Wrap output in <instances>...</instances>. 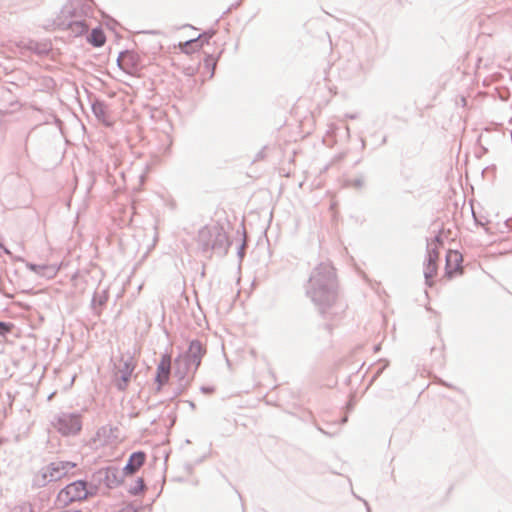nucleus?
<instances>
[{"mask_svg": "<svg viewBox=\"0 0 512 512\" xmlns=\"http://www.w3.org/2000/svg\"><path fill=\"white\" fill-rule=\"evenodd\" d=\"M77 464L70 461H56L41 469L35 476V482L39 486H44L48 482L58 481L68 476L70 471L76 468Z\"/></svg>", "mask_w": 512, "mask_h": 512, "instance_id": "obj_1", "label": "nucleus"}, {"mask_svg": "<svg viewBox=\"0 0 512 512\" xmlns=\"http://www.w3.org/2000/svg\"><path fill=\"white\" fill-rule=\"evenodd\" d=\"M197 241L202 250L207 251L223 245L227 241V233L223 226L211 224L199 231Z\"/></svg>", "mask_w": 512, "mask_h": 512, "instance_id": "obj_2", "label": "nucleus"}, {"mask_svg": "<svg viewBox=\"0 0 512 512\" xmlns=\"http://www.w3.org/2000/svg\"><path fill=\"white\" fill-rule=\"evenodd\" d=\"M136 362L132 357L119 360L115 366L114 383L119 390H126L135 370Z\"/></svg>", "mask_w": 512, "mask_h": 512, "instance_id": "obj_3", "label": "nucleus"}, {"mask_svg": "<svg viewBox=\"0 0 512 512\" xmlns=\"http://www.w3.org/2000/svg\"><path fill=\"white\" fill-rule=\"evenodd\" d=\"M87 496H88V490H87L86 482H84V481H75V482L67 485L58 494L59 500L64 503L81 501V500L86 499Z\"/></svg>", "mask_w": 512, "mask_h": 512, "instance_id": "obj_4", "label": "nucleus"}, {"mask_svg": "<svg viewBox=\"0 0 512 512\" xmlns=\"http://www.w3.org/2000/svg\"><path fill=\"white\" fill-rule=\"evenodd\" d=\"M117 61L120 68L130 75H136L140 70V57L133 51L122 52Z\"/></svg>", "mask_w": 512, "mask_h": 512, "instance_id": "obj_5", "label": "nucleus"}, {"mask_svg": "<svg viewBox=\"0 0 512 512\" xmlns=\"http://www.w3.org/2000/svg\"><path fill=\"white\" fill-rule=\"evenodd\" d=\"M462 254L457 250H449L446 255L445 277L451 279L462 274Z\"/></svg>", "mask_w": 512, "mask_h": 512, "instance_id": "obj_6", "label": "nucleus"}, {"mask_svg": "<svg viewBox=\"0 0 512 512\" xmlns=\"http://www.w3.org/2000/svg\"><path fill=\"white\" fill-rule=\"evenodd\" d=\"M57 429L63 435L76 434L81 430V419L77 415H63L57 421Z\"/></svg>", "mask_w": 512, "mask_h": 512, "instance_id": "obj_7", "label": "nucleus"}, {"mask_svg": "<svg viewBox=\"0 0 512 512\" xmlns=\"http://www.w3.org/2000/svg\"><path fill=\"white\" fill-rule=\"evenodd\" d=\"M171 370V355L164 354L161 356V359L158 363L156 369V383L158 384V389L168 383L170 377Z\"/></svg>", "mask_w": 512, "mask_h": 512, "instance_id": "obj_8", "label": "nucleus"}, {"mask_svg": "<svg viewBox=\"0 0 512 512\" xmlns=\"http://www.w3.org/2000/svg\"><path fill=\"white\" fill-rule=\"evenodd\" d=\"M439 253L436 250L429 251L427 264L425 266L424 274L429 286L434 284L433 279L437 275Z\"/></svg>", "mask_w": 512, "mask_h": 512, "instance_id": "obj_9", "label": "nucleus"}, {"mask_svg": "<svg viewBox=\"0 0 512 512\" xmlns=\"http://www.w3.org/2000/svg\"><path fill=\"white\" fill-rule=\"evenodd\" d=\"M146 454L142 451L131 454L123 472L127 476L135 474L145 463Z\"/></svg>", "mask_w": 512, "mask_h": 512, "instance_id": "obj_10", "label": "nucleus"}, {"mask_svg": "<svg viewBox=\"0 0 512 512\" xmlns=\"http://www.w3.org/2000/svg\"><path fill=\"white\" fill-rule=\"evenodd\" d=\"M203 45H204V40L202 37H199L196 39L188 40L184 43H180L179 48L181 49L182 52H184L186 54H191V53H194V52L200 50L203 47Z\"/></svg>", "mask_w": 512, "mask_h": 512, "instance_id": "obj_11", "label": "nucleus"}, {"mask_svg": "<svg viewBox=\"0 0 512 512\" xmlns=\"http://www.w3.org/2000/svg\"><path fill=\"white\" fill-rule=\"evenodd\" d=\"M322 275L331 278L334 276V268L330 264H320L314 271L311 280L316 282L321 280Z\"/></svg>", "mask_w": 512, "mask_h": 512, "instance_id": "obj_12", "label": "nucleus"}, {"mask_svg": "<svg viewBox=\"0 0 512 512\" xmlns=\"http://www.w3.org/2000/svg\"><path fill=\"white\" fill-rule=\"evenodd\" d=\"M89 43L95 47H101L106 42V37L102 29H93L88 37Z\"/></svg>", "mask_w": 512, "mask_h": 512, "instance_id": "obj_13", "label": "nucleus"}, {"mask_svg": "<svg viewBox=\"0 0 512 512\" xmlns=\"http://www.w3.org/2000/svg\"><path fill=\"white\" fill-rule=\"evenodd\" d=\"M71 30L76 34H82L87 31V26L80 21L74 22L70 25Z\"/></svg>", "mask_w": 512, "mask_h": 512, "instance_id": "obj_14", "label": "nucleus"}, {"mask_svg": "<svg viewBox=\"0 0 512 512\" xmlns=\"http://www.w3.org/2000/svg\"><path fill=\"white\" fill-rule=\"evenodd\" d=\"M93 110H94L95 114H96L100 119H102V121H103V122L108 123V122H107V119H106V115H105L104 107H103L101 104L94 105V106H93Z\"/></svg>", "mask_w": 512, "mask_h": 512, "instance_id": "obj_15", "label": "nucleus"}, {"mask_svg": "<svg viewBox=\"0 0 512 512\" xmlns=\"http://www.w3.org/2000/svg\"><path fill=\"white\" fill-rule=\"evenodd\" d=\"M12 328V325L0 322V334H4L6 332H9Z\"/></svg>", "mask_w": 512, "mask_h": 512, "instance_id": "obj_16", "label": "nucleus"}, {"mask_svg": "<svg viewBox=\"0 0 512 512\" xmlns=\"http://www.w3.org/2000/svg\"><path fill=\"white\" fill-rule=\"evenodd\" d=\"M201 346L198 342H193L191 343V346H190V349L193 350V349H198L200 350Z\"/></svg>", "mask_w": 512, "mask_h": 512, "instance_id": "obj_17", "label": "nucleus"}]
</instances>
